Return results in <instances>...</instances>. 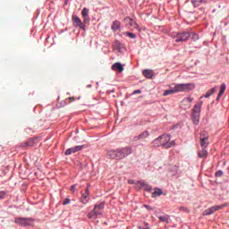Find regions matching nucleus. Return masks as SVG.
<instances>
[{
  "label": "nucleus",
  "mask_w": 229,
  "mask_h": 229,
  "mask_svg": "<svg viewBox=\"0 0 229 229\" xmlns=\"http://www.w3.org/2000/svg\"><path fill=\"white\" fill-rule=\"evenodd\" d=\"M201 106H203V102H199L193 106V109H192L191 119H192L193 124H196V126L199 124Z\"/></svg>",
  "instance_id": "4"
},
{
  "label": "nucleus",
  "mask_w": 229,
  "mask_h": 229,
  "mask_svg": "<svg viewBox=\"0 0 229 229\" xmlns=\"http://www.w3.org/2000/svg\"><path fill=\"white\" fill-rule=\"evenodd\" d=\"M35 144V142L33 141V140H29L21 144V148H31V146H33Z\"/></svg>",
  "instance_id": "20"
},
{
  "label": "nucleus",
  "mask_w": 229,
  "mask_h": 229,
  "mask_svg": "<svg viewBox=\"0 0 229 229\" xmlns=\"http://www.w3.org/2000/svg\"><path fill=\"white\" fill-rule=\"evenodd\" d=\"M140 186L144 187L145 191H148V192H151V191H153V187H151L150 185L144 184V182H141Z\"/></svg>",
  "instance_id": "26"
},
{
  "label": "nucleus",
  "mask_w": 229,
  "mask_h": 229,
  "mask_svg": "<svg viewBox=\"0 0 229 229\" xmlns=\"http://www.w3.org/2000/svg\"><path fill=\"white\" fill-rule=\"evenodd\" d=\"M174 38L175 39V42H187L189 38H191V33L190 32H178Z\"/></svg>",
  "instance_id": "7"
},
{
  "label": "nucleus",
  "mask_w": 229,
  "mask_h": 229,
  "mask_svg": "<svg viewBox=\"0 0 229 229\" xmlns=\"http://www.w3.org/2000/svg\"><path fill=\"white\" fill-rule=\"evenodd\" d=\"M142 74L143 76H145V78H148V80H151V78H153V72L151 70H144Z\"/></svg>",
  "instance_id": "21"
},
{
  "label": "nucleus",
  "mask_w": 229,
  "mask_h": 229,
  "mask_svg": "<svg viewBox=\"0 0 229 229\" xmlns=\"http://www.w3.org/2000/svg\"><path fill=\"white\" fill-rule=\"evenodd\" d=\"M71 203V199H65L64 201L63 202V205H69Z\"/></svg>",
  "instance_id": "35"
},
{
  "label": "nucleus",
  "mask_w": 229,
  "mask_h": 229,
  "mask_svg": "<svg viewBox=\"0 0 229 229\" xmlns=\"http://www.w3.org/2000/svg\"><path fill=\"white\" fill-rule=\"evenodd\" d=\"M200 146L205 148L208 146V132L202 131L200 133Z\"/></svg>",
  "instance_id": "8"
},
{
  "label": "nucleus",
  "mask_w": 229,
  "mask_h": 229,
  "mask_svg": "<svg viewBox=\"0 0 229 229\" xmlns=\"http://www.w3.org/2000/svg\"><path fill=\"white\" fill-rule=\"evenodd\" d=\"M121 42H119V41H116L115 43H114V47L116 48V49H120L121 48Z\"/></svg>",
  "instance_id": "33"
},
{
  "label": "nucleus",
  "mask_w": 229,
  "mask_h": 229,
  "mask_svg": "<svg viewBox=\"0 0 229 229\" xmlns=\"http://www.w3.org/2000/svg\"><path fill=\"white\" fill-rule=\"evenodd\" d=\"M208 155V151H207V149L202 148V150L198 152V156L199 157V158H207Z\"/></svg>",
  "instance_id": "23"
},
{
  "label": "nucleus",
  "mask_w": 229,
  "mask_h": 229,
  "mask_svg": "<svg viewBox=\"0 0 229 229\" xmlns=\"http://www.w3.org/2000/svg\"><path fill=\"white\" fill-rule=\"evenodd\" d=\"M225 90H226V84L222 83L221 86H220V91L218 93L216 100L221 99V97L223 96V94H225Z\"/></svg>",
  "instance_id": "18"
},
{
  "label": "nucleus",
  "mask_w": 229,
  "mask_h": 229,
  "mask_svg": "<svg viewBox=\"0 0 229 229\" xmlns=\"http://www.w3.org/2000/svg\"><path fill=\"white\" fill-rule=\"evenodd\" d=\"M154 148H159L161 146L165 149H169L174 146V140L171 141V136L169 134H163L153 140L152 142Z\"/></svg>",
  "instance_id": "2"
},
{
  "label": "nucleus",
  "mask_w": 229,
  "mask_h": 229,
  "mask_svg": "<svg viewBox=\"0 0 229 229\" xmlns=\"http://www.w3.org/2000/svg\"><path fill=\"white\" fill-rule=\"evenodd\" d=\"M120 28H121V22L119 21H114L113 22L111 30H113V31H117V30H119Z\"/></svg>",
  "instance_id": "22"
},
{
  "label": "nucleus",
  "mask_w": 229,
  "mask_h": 229,
  "mask_svg": "<svg viewBox=\"0 0 229 229\" xmlns=\"http://www.w3.org/2000/svg\"><path fill=\"white\" fill-rule=\"evenodd\" d=\"M215 176L221 178V176H223V172L221 170H218Z\"/></svg>",
  "instance_id": "32"
},
{
  "label": "nucleus",
  "mask_w": 229,
  "mask_h": 229,
  "mask_svg": "<svg viewBox=\"0 0 229 229\" xmlns=\"http://www.w3.org/2000/svg\"><path fill=\"white\" fill-rule=\"evenodd\" d=\"M6 198V191H0V199H4Z\"/></svg>",
  "instance_id": "31"
},
{
  "label": "nucleus",
  "mask_w": 229,
  "mask_h": 229,
  "mask_svg": "<svg viewBox=\"0 0 229 229\" xmlns=\"http://www.w3.org/2000/svg\"><path fill=\"white\" fill-rule=\"evenodd\" d=\"M148 137H149V131H144L143 132H141L140 135L135 136L133 138V141L137 142V140H144V139H148Z\"/></svg>",
  "instance_id": "14"
},
{
  "label": "nucleus",
  "mask_w": 229,
  "mask_h": 229,
  "mask_svg": "<svg viewBox=\"0 0 229 229\" xmlns=\"http://www.w3.org/2000/svg\"><path fill=\"white\" fill-rule=\"evenodd\" d=\"M193 6H200L203 0H191Z\"/></svg>",
  "instance_id": "27"
},
{
  "label": "nucleus",
  "mask_w": 229,
  "mask_h": 229,
  "mask_svg": "<svg viewBox=\"0 0 229 229\" xmlns=\"http://www.w3.org/2000/svg\"><path fill=\"white\" fill-rule=\"evenodd\" d=\"M127 36H129L130 38H135V34L131 32H127Z\"/></svg>",
  "instance_id": "34"
},
{
  "label": "nucleus",
  "mask_w": 229,
  "mask_h": 229,
  "mask_svg": "<svg viewBox=\"0 0 229 229\" xmlns=\"http://www.w3.org/2000/svg\"><path fill=\"white\" fill-rule=\"evenodd\" d=\"M140 229H149V226L148 225V224H146L144 227H140Z\"/></svg>",
  "instance_id": "38"
},
{
  "label": "nucleus",
  "mask_w": 229,
  "mask_h": 229,
  "mask_svg": "<svg viewBox=\"0 0 229 229\" xmlns=\"http://www.w3.org/2000/svg\"><path fill=\"white\" fill-rule=\"evenodd\" d=\"M83 149V146H75L71 148L66 149L64 155H72V153H78V151H81Z\"/></svg>",
  "instance_id": "12"
},
{
  "label": "nucleus",
  "mask_w": 229,
  "mask_h": 229,
  "mask_svg": "<svg viewBox=\"0 0 229 229\" xmlns=\"http://www.w3.org/2000/svg\"><path fill=\"white\" fill-rule=\"evenodd\" d=\"M216 92V88H212L211 89L208 90L206 94L204 95V98H210L212 94Z\"/></svg>",
  "instance_id": "25"
},
{
  "label": "nucleus",
  "mask_w": 229,
  "mask_h": 229,
  "mask_svg": "<svg viewBox=\"0 0 229 229\" xmlns=\"http://www.w3.org/2000/svg\"><path fill=\"white\" fill-rule=\"evenodd\" d=\"M129 183H134V182L133 181H129Z\"/></svg>",
  "instance_id": "40"
},
{
  "label": "nucleus",
  "mask_w": 229,
  "mask_h": 229,
  "mask_svg": "<svg viewBox=\"0 0 229 229\" xmlns=\"http://www.w3.org/2000/svg\"><path fill=\"white\" fill-rule=\"evenodd\" d=\"M108 155L113 160H123V158H126V157L131 155V147H125L117 148L116 150H110Z\"/></svg>",
  "instance_id": "3"
},
{
  "label": "nucleus",
  "mask_w": 229,
  "mask_h": 229,
  "mask_svg": "<svg viewBox=\"0 0 229 229\" xmlns=\"http://www.w3.org/2000/svg\"><path fill=\"white\" fill-rule=\"evenodd\" d=\"M194 89H196V85H194V83L176 84L171 89L165 90L163 96H171L173 94H178V92H191V90H194Z\"/></svg>",
  "instance_id": "1"
},
{
  "label": "nucleus",
  "mask_w": 229,
  "mask_h": 229,
  "mask_svg": "<svg viewBox=\"0 0 229 229\" xmlns=\"http://www.w3.org/2000/svg\"><path fill=\"white\" fill-rule=\"evenodd\" d=\"M103 210H105V203L95 205L93 210L88 214L89 219H98V216L103 215Z\"/></svg>",
  "instance_id": "5"
},
{
  "label": "nucleus",
  "mask_w": 229,
  "mask_h": 229,
  "mask_svg": "<svg viewBox=\"0 0 229 229\" xmlns=\"http://www.w3.org/2000/svg\"><path fill=\"white\" fill-rule=\"evenodd\" d=\"M191 38H192V40L196 41L199 38V36H198V34H196V33H192Z\"/></svg>",
  "instance_id": "29"
},
{
  "label": "nucleus",
  "mask_w": 229,
  "mask_h": 229,
  "mask_svg": "<svg viewBox=\"0 0 229 229\" xmlns=\"http://www.w3.org/2000/svg\"><path fill=\"white\" fill-rule=\"evenodd\" d=\"M192 101H194V98L188 97V98H184L181 104L182 106H187L188 108H191V103H192Z\"/></svg>",
  "instance_id": "16"
},
{
  "label": "nucleus",
  "mask_w": 229,
  "mask_h": 229,
  "mask_svg": "<svg viewBox=\"0 0 229 229\" xmlns=\"http://www.w3.org/2000/svg\"><path fill=\"white\" fill-rule=\"evenodd\" d=\"M35 219L33 218H25V217H16L14 218V223L16 225H21V226H33Z\"/></svg>",
  "instance_id": "6"
},
{
  "label": "nucleus",
  "mask_w": 229,
  "mask_h": 229,
  "mask_svg": "<svg viewBox=\"0 0 229 229\" xmlns=\"http://www.w3.org/2000/svg\"><path fill=\"white\" fill-rule=\"evenodd\" d=\"M224 205L221 206H213L208 209H206L203 212V216H212V214H214V212H217V210H221V208H224Z\"/></svg>",
  "instance_id": "10"
},
{
  "label": "nucleus",
  "mask_w": 229,
  "mask_h": 229,
  "mask_svg": "<svg viewBox=\"0 0 229 229\" xmlns=\"http://www.w3.org/2000/svg\"><path fill=\"white\" fill-rule=\"evenodd\" d=\"M145 207L148 208V210H152V208L149 206L145 205Z\"/></svg>",
  "instance_id": "39"
},
{
  "label": "nucleus",
  "mask_w": 229,
  "mask_h": 229,
  "mask_svg": "<svg viewBox=\"0 0 229 229\" xmlns=\"http://www.w3.org/2000/svg\"><path fill=\"white\" fill-rule=\"evenodd\" d=\"M179 210H181L182 212H186V214H189V212H190L189 208H187L185 207H181L179 208Z\"/></svg>",
  "instance_id": "30"
},
{
  "label": "nucleus",
  "mask_w": 229,
  "mask_h": 229,
  "mask_svg": "<svg viewBox=\"0 0 229 229\" xmlns=\"http://www.w3.org/2000/svg\"><path fill=\"white\" fill-rule=\"evenodd\" d=\"M157 217H158V219H159V221H160L161 223H166V224L169 223V216H167V215L159 216H157Z\"/></svg>",
  "instance_id": "24"
},
{
  "label": "nucleus",
  "mask_w": 229,
  "mask_h": 229,
  "mask_svg": "<svg viewBox=\"0 0 229 229\" xmlns=\"http://www.w3.org/2000/svg\"><path fill=\"white\" fill-rule=\"evenodd\" d=\"M81 15L83 17V22L84 24H89L90 22V17L89 16V9L87 7H84L81 12Z\"/></svg>",
  "instance_id": "13"
},
{
  "label": "nucleus",
  "mask_w": 229,
  "mask_h": 229,
  "mask_svg": "<svg viewBox=\"0 0 229 229\" xmlns=\"http://www.w3.org/2000/svg\"><path fill=\"white\" fill-rule=\"evenodd\" d=\"M72 21L75 26V28H81V30H83L85 31V24L81 21V19L80 17L73 15L72 17Z\"/></svg>",
  "instance_id": "9"
},
{
  "label": "nucleus",
  "mask_w": 229,
  "mask_h": 229,
  "mask_svg": "<svg viewBox=\"0 0 229 229\" xmlns=\"http://www.w3.org/2000/svg\"><path fill=\"white\" fill-rule=\"evenodd\" d=\"M123 21L125 22V25L127 26V28H131L132 30L139 29V25L137 24V22H135L130 17L124 18Z\"/></svg>",
  "instance_id": "11"
},
{
  "label": "nucleus",
  "mask_w": 229,
  "mask_h": 229,
  "mask_svg": "<svg viewBox=\"0 0 229 229\" xmlns=\"http://www.w3.org/2000/svg\"><path fill=\"white\" fill-rule=\"evenodd\" d=\"M71 191H72V192H75V191H76V184H73V185L71 186Z\"/></svg>",
  "instance_id": "36"
},
{
  "label": "nucleus",
  "mask_w": 229,
  "mask_h": 229,
  "mask_svg": "<svg viewBox=\"0 0 229 229\" xmlns=\"http://www.w3.org/2000/svg\"><path fill=\"white\" fill-rule=\"evenodd\" d=\"M112 69L113 71H119V72H123V71H124V67H123V64H121V63H114L112 65Z\"/></svg>",
  "instance_id": "17"
},
{
  "label": "nucleus",
  "mask_w": 229,
  "mask_h": 229,
  "mask_svg": "<svg viewBox=\"0 0 229 229\" xmlns=\"http://www.w3.org/2000/svg\"><path fill=\"white\" fill-rule=\"evenodd\" d=\"M164 191L160 188H155L154 192L152 193V198H158V196H162Z\"/></svg>",
  "instance_id": "19"
},
{
  "label": "nucleus",
  "mask_w": 229,
  "mask_h": 229,
  "mask_svg": "<svg viewBox=\"0 0 229 229\" xmlns=\"http://www.w3.org/2000/svg\"><path fill=\"white\" fill-rule=\"evenodd\" d=\"M89 185H88L85 192L82 193V195H81V202L84 205H87V203H89V197L90 196V192L89 191Z\"/></svg>",
  "instance_id": "15"
},
{
  "label": "nucleus",
  "mask_w": 229,
  "mask_h": 229,
  "mask_svg": "<svg viewBox=\"0 0 229 229\" xmlns=\"http://www.w3.org/2000/svg\"><path fill=\"white\" fill-rule=\"evenodd\" d=\"M72 101H76V98L74 97H71L65 99L66 105H70L71 103H72Z\"/></svg>",
  "instance_id": "28"
},
{
  "label": "nucleus",
  "mask_w": 229,
  "mask_h": 229,
  "mask_svg": "<svg viewBox=\"0 0 229 229\" xmlns=\"http://www.w3.org/2000/svg\"><path fill=\"white\" fill-rule=\"evenodd\" d=\"M142 91L140 89H136L132 92V94H141Z\"/></svg>",
  "instance_id": "37"
},
{
  "label": "nucleus",
  "mask_w": 229,
  "mask_h": 229,
  "mask_svg": "<svg viewBox=\"0 0 229 229\" xmlns=\"http://www.w3.org/2000/svg\"><path fill=\"white\" fill-rule=\"evenodd\" d=\"M88 87H92V85H88Z\"/></svg>",
  "instance_id": "41"
}]
</instances>
